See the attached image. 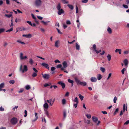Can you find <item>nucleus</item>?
Here are the masks:
<instances>
[{
    "label": "nucleus",
    "instance_id": "obj_49",
    "mask_svg": "<svg viewBox=\"0 0 129 129\" xmlns=\"http://www.w3.org/2000/svg\"><path fill=\"white\" fill-rule=\"evenodd\" d=\"M76 13H77L78 12V9L77 6H76Z\"/></svg>",
    "mask_w": 129,
    "mask_h": 129
},
{
    "label": "nucleus",
    "instance_id": "obj_4",
    "mask_svg": "<svg viewBox=\"0 0 129 129\" xmlns=\"http://www.w3.org/2000/svg\"><path fill=\"white\" fill-rule=\"evenodd\" d=\"M43 77L45 79H48L50 77L49 75L48 74H42Z\"/></svg>",
    "mask_w": 129,
    "mask_h": 129
},
{
    "label": "nucleus",
    "instance_id": "obj_9",
    "mask_svg": "<svg viewBox=\"0 0 129 129\" xmlns=\"http://www.w3.org/2000/svg\"><path fill=\"white\" fill-rule=\"evenodd\" d=\"M64 12L62 9H61V10H58V14L59 15H61L62 14H63L64 13Z\"/></svg>",
    "mask_w": 129,
    "mask_h": 129
},
{
    "label": "nucleus",
    "instance_id": "obj_56",
    "mask_svg": "<svg viewBox=\"0 0 129 129\" xmlns=\"http://www.w3.org/2000/svg\"><path fill=\"white\" fill-rule=\"evenodd\" d=\"M31 15L33 19H34L35 20H36V18L35 17V16L33 14H31Z\"/></svg>",
    "mask_w": 129,
    "mask_h": 129
},
{
    "label": "nucleus",
    "instance_id": "obj_39",
    "mask_svg": "<svg viewBox=\"0 0 129 129\" xmlns=\"http://www.w3.org/2000/svg\"><path fill=\"white\" fill-rule=\"evenodd\" d=\"M37 75V74L36 73H34L32 75V76L33 77L36 76Z\"/></svg>",
    "mask_w": 129,
    "mask_h": 129
},
{
    "label": "nucleus",
    "instance_id": "obj_31",
    "mask_svg": "<svg viewBox=\"0 0 129 129\" xmlns=\"http://www.w3.org/2000/svg\"><path fill=\"white\" fill-rule=\"evenodd\" d=\"M50 21H47V22H44V21H41V22L42 23H43L45 25H47V24Z\"/></svg>",
    "mask_w": 129,
    "mask_h": 129
},
{
    "label": "nucleus",
    "instance_id": "obj_55",
    "mask_svg": "<svg viewBox=\"0 0 129 129\" xmlns=\"http://www.w3.org/2000/svg\"><path fill=\"white\" fill-rule=\"evenodd\" d=\"M62 67V65L61 64H59L57 65L56 66L57 68H61Z\"/></svg>",
    "mask_w": 129,
    "mask_h": 129
},
{
    "label": "nucleus",
    "instance_id": "obj_64",
    "mask_svg": "<svg viewBox=\"0 0 129 129\" xmlns=\"http://www.w3.org/2000/svg\"><path fill=\"white\" fill-rule=\"evenodd\" d=\"M129 123V120H128L124 123V124H127Z\"/></svg>",
    "mask_w": 129,
    "mask_h": 129
},
{
    "label": "nucleus",
    "instance_id": "obj_59",
    "mask_svg": "<svg viewBox=\"0 0 129 129\" xmlns=\"http://www.w3.org/2000/svg\"><path fill=\"white\" fill-rule=\"evenodd\" d=\"M69 92H67L65 94V96H68L69 95Z\"/></svg>",
    "mask_w": 129,
    "mask_h": 129
},
{
    "label": "nucleus",
    "instance_id": "obj_25",
    "mask_svg": "<svg viewBox=\"0 0 129 129\" xmlns=\"http://www.w3.org/2000/svg\"><path fill=\"white\" fill-rule=\"evenodd\" d=\"M61 6L60 3H59L57 6V8L58 10H61Z\"/></svg>",
    "mask_w": 129,
    "mask_h": 129
},
{
    "label": "nucleus",
    "instance_id": "obj_62",
    "mask_svg": "<svg viewBox=\"0 0 129 129\" xmlns=\"http://www.w3.org/2000/svg\"><path fill=\"white\" fill-rule=\"evenodd\" d=\"M18 108V106H15L13 108V110L15 111V108L16 109H17Z\"/></svg>",
    "mask_w": 129,
    "mask_h": 129
},
{
    "label": "nucleus",
    "instance_id": "obj_43",
    "mask_svg": "<svg viewBox=\"0 0 129 129\" xmlns=\"http://www.w3.org/2000/svg\"><path fill=\"white\" fill-rule=\"evenodd\" d=\"M117 99V97L116 96L114 97L113 99L114 102V103H116Z\"/></svg>",
    "mask_w": 129,
    "mask_h": 129
},
{
    "label": "nucleus",
    "instance_id": "obj_24",
    "mask_svg": "<svg viewBox=\"0 0 129 129\" xmlns=\"http://www.w3.org/2000/svg\"><path fill=\"white\" fill-rule=\"evenodd\" d=\"M61 1L63 4H67L69 3L68 1L66 0H61Z\"/></svg>",
    "mask_w": 129,
    "mask_h": 129
},
{
    "label": "nucleus",
    "instance_id": "obj_19",
    "mask_svg": "<svg viewBox=\"0 0 129 129\" xmlns=\"http://www.w3.org/2000/svg\"><path fill=\"white\" fill-rule=\"evenodd\" d=\"M43 107L45 109H47L48 108L49 106L48 104L46 103L44 105Z\"/></svg>",
    "mask_w": 129,
    "mask_h": 129
},
{
    "label": "nucleus",
    "instance_id": "obj_40",
    "mask_svg": "<svg viewBox=\"0 0 129 129\" xmlns=\"http://www.w3.org/2000/svg\"><path fill=\"white\" fill-rule=\"evenodd\" d=\"M74 102H76V103H78V98L77 97H76L75 98V99L74 100Z\"/></svg>",
    "mask_w": 129,
    "mask_h": 129
},
{
    "label": "nucleus",
    "instance_id": "obj_48",
    "mask_svg": "<svg viewBox=\"0 0 129 129\" xmlns=\"http://www.w3.org/2000/svg\"><path fill=\"white\" fill-rule=\"evenodd\" d=\"M66 112L65 111H64L63 112V116L64 118H66Z\"/></svg>",
    "mask_w": 129,
    "mask_h": 129
},
{
    "label": "nucleus",
    "instance_id": "obj_60",
    "mask_svg": "<svg viewBox=\"0 0 129 129\" xmlns=\"http://www.w3.org/2000/svg\"><path fill=\"white\" fill-rule=\"evenodd\" d=\"M66 23L68 24H71L70 21L69 20H68L67 21Z\"/></svg>",
    "mask_w": 129,
    "mask_h": 129
},
{
    "label": "nucleus",
    "instance_id": "obj_13",
    "mask_svg": "<svg viewBox=\"0 0 129 129\" xmlns=\"http://www.w3.org/2000/svg\"><path fill=\"white\" fill-rule=\"evenodd\" d=\"M11 21L12 22V20H11ZM13 23L12 22L11 24V28H10V29H9L8 30L6 31V32H10V31H12L13 30V28L12 27H11V26H13Z\"/></svg>",
    "mask_w": 129,
    "mask_h": 129
},
{
    "label": "nucleus",
    "instance_id": "obj_63",
    "mask_svg": "<svg viewBox=\"0 0 129 129\" xmlns=\"http://www.w3.org/2000/svg\"><path fill=\"white\" fill-rule=\"evenodd\" d=\"M55 69V68L54 67H52L51 68V70L52 71L54 70Z\"/></svg>",
    "mask_w": 129,
    "mask_h": 129
},
{
    "label": "nucleus",
    "instance_id": "obj_33",
    "mask_svg": "<svg viewBox=\"0 0 129 129\" xmlns=\"http://www.w3.org/2000/svg\"><path fill=\"white\" fill-rule=\"evenodd\" d=\"M25 88L26 90H28L31 87L30 86L28 85H26L25 86Z\"/></svg>",
    "mask_w": 129,
    "mask_h": 129
},
{
    "label": "nucleus",
    "instance_id": "obj_20",
    "mask_svg": "<svg viewBox=\"0 0 129 129\" xmlns=\"http://www.w3.org/2000/svg\"><path fill=\"white\" fill-rule=\"evenodd\" d=\"M4 85V83H2L0 84V91L2 90V89L1 88H3Z\"/></svg>",
    "mask_w": 129,
    "mask_h": 129
},
{
    "label": "nucleus",
    "instance_id": "obj_27",
    "mask_svg": "<svg viewBox=\"0 0 129 129\" xmlns=\"http://www.w3.org/2000/svg\"><path fill=\"white\" fill-rule=\"evenodd\" d=\"M124 63L125 66H126L128 63V61L127 59H125L124 61Z\"/></svg>",
    "mask_w": 129,
    "mask_h": 129
},
{
    "label": "nucleus",
    "instance_id": "obj_5",
    "mask_svg": "<svg viewBox=\"0 0 129 129\" xmlns=\"http://www.w3.org/2000/svg\"><path fill=\"white\" fill-rule=\"evenodd\" d=\"M58 84L62 86V88L63 89H64L65 87V84L61 81H59L58 83Z\"/></svg>",
    "mask_w": 129,
    "mask_h": 129
},
{
    "label": "nucleus",
    "instance_id": "obj_1",
    "mask_svg": "<svg viewBox=\"0 0 129 129\" xmlns=\"http://www.w3.org/2000/svg\"><path fill=\"white\" fill-rule=\"evenodd\" d=\"M22 66L21 65L20 68V70H21L22 73H24V72H26L27 71L28 69L27 66L24 65V68L23 70H22Z\"/></svg>",
    "mask_w": 129,
    "mask_h": 129
},
{
    "label": "nucleus",
    "instance_id": "obj_16",
    "mask_svg": "<svg viewBox=\"0 0 129 129\" xmlns=\"http://www.w3.org/2000/svg\"><path fill=\"white\" fill-rule=\"evenodd\" d=\"M75 81L77 83V85L79 84L80 82V81L78 79V78L77 77H75Z\"/></svg>",
    "mask_w": 129,
    "mask_h": 129
},
{
    "label": "nucleus",
    "instance_id": "obj_36",
    "mask_svg": "<svg viewBox=\"0 0 129 129\" xmlns=\"http://www.w3.org/2000/svg\"><path fill=\"white\" fill-rule=\"evenodd\" d=\"M35 116L36 117V119L35 120H33V121H36L37 119L38 118V116H37V113H35Z\"/></svg>",
    "mask_w": 129,
    "mask_h": 129
},
{
    "label": "nucleus",
    "instance_id": "obj_8",
    "mask_svg": "<svg viewBox=\"0 0 129 129\" xmlns=\"http://www.w3.org/2000/svg\"><path fill=\"white\" fill-rule=\"evenodd\" d=\"M55 100V99L54 98L51 99L50 100V106H52Z\"/></svg>",
    "mask_w": 129,
    "mask_h": 129
},
{
    "label": "nucleus",
    "instance_id": "obj_3",
    "mask_svg": "<svg viewBox=\"0 0 129 129\" xmlns=\"http://www.w3.org/2000/svg\"><path fill=\"white\" fill-rule=\"evenodd\" d=\"M36 5L37 6H40L41 4V0H36L35 2Z\"/></svg>",
    "mask_w": 129,
    "mask_h": 129
},
{
    "label": "nucleus",
    "instance_id": "obj_42",
    "mask_svg": "<svg viewBox=\"0 0 129 129\" xmlns=\"http://www.w3.org/2000/svg\"><path fill=\"white\" fill-rule=\"evenodd\" d=\"M86 116L88 119H90L91 117V115L90 114H87Z\"/></svg>",
    "mask_w": 129,
    "mask_h": 129
},
{
    "label": "nucleus",
    "instance_id": "obj_17",
    "mask_svg": "<svg viewBox=\"0 0 129 129\" xmlns=\"http://www.w3.org/2000/svg\"><path fill=\"white\" fill-rule=\"evenodd\" d=\"M62 64L64 68H66L68 66L67 63L66 61H64L62 63Z\"/></svg>",
    "mask_w": 129,
    "mask_h": 129
},
{
    "label": "nucleus",
    "instance_id": "obj_47",
    "mask_svg": "<svg viewBox=\"0 0 129 129\" xmlns=\"http://www.w3.org/2000/svg\"><path fill=\"white\" fill-rule=\"evenodd\" d=\"M15 82V81L14 80H11L9 82L11 84H14Z\"/></svg>",
    "mask_w": 129,
    "mask_h": 129
},
{
    "label": "nucleus",
    "instance_id": "obj_21",
    "mask_svg": "<svg viewBox=\"0 0 129 129\" xmlns=\"http://www.w3.org/2000/svg\"><path fill=\"white\" fill-rule=\"evenodd\" d=\"M68 81L69 82L71 83V84H72L71 86L72 87L73 86V83L74 82H73V81L72 80L69 79H68Z\"/></svg>",
    "mask_w": 129,
    "mask_h": 129
},
{
    "label": "nucleus",
    "instance_id": "obj_26",
    "mask_svg": "<svg viewBox=\"0 0 129 129\" xmlns=\"http://www.w3.org/2000/svg\"><path fill=\"white\" fill-rule=\"evenodd\" d=\"M107 57L108 58V60L109 61H110L111 58V55H110L109 54H108V55L107 56Z\"/></svg>",
    "mask_w": 129,
    "mask_h": 129
},
{
    "label": "nucleus",
    "instance_id": "obj_6",
    "mask_svg": "<svg viewBox=\"0 0 129 129\" xmlns=\"http://www.w3.org/2000/svg\"><path fill=\"white\" fill-rule=\"evenodd\" d=\"M23 54L22 53H21L20 54V58L21 60H23L27 58V57L26 56L23 57Z\"/></svg>",
    "mask_w": 129,
    "mask_h": 129
},
{
    "label": "nucleus",
    "instance_id": "obj_54",
    "mask_svg": "<svg viewBox=\"0 0 129 129\" xmlns=\"http://www.w3.org/2000/svg\"><path fill=\"white\" fill-rule=\"evenodd\" d=\"M88 0H82V3H86L87 2Z\"/></svg>",
    "mask_w": 129,
    "mask_h": 129
},
{
    "label": "nucleus",
    "instance_id": "obj_10",
    "mask_svg": "<svg viewBox=\"0 0 129 129\" xmlns=\"http://www.w3.org/2000/svg\"><path fill=\"white\" fill-rule=\"evenodd\" d=\"M22 36L26 38H30L31 37V35L30 34L28 35H23Z\"/></svg>",
    "mask_w": 129,
    "mask_h": 129
},
{
    "label": "nucleus",
    "instance_id": "obj_52",
    "mask_svg": "<svg viewBox=\"0 0 129 129\" xmlns=\"http://www.w3.org/2000/svg\"><path fill=\"white\" fill-rule=\"evenodd\" d=\"M24 91V89L23 88H21L20 89L19 91H18V92L21 93L22 92Z\"/></svg>",
    "mask_w": 129,
    "mask_h": 129
},
{
    "label": "nucleus",
    "instance_id": "obj_46",
    "mask_svg": "<svg viewBox=\"0 0 129 129\" xmlns=\"http://www.w3.org/2000/svg\"><path fill=\"white\" fill-rule=\"evenodd\" d=\"M17 42L18 43H19L22 44H25V43H24L23 42H22L20 41L19 40H17Z\"/></svg>",
    "mask_w": 129,
    "mask_h": 129
},
{
    "label": "nucleus",
    "instance_id": "obj_15",
    "mask_svg": "<svg viewBox=\"0 0 129 129\" xmlns=\"http://www.w3.org/2000/svg\"><path fill=\"white\" fill-rule=\"evenodd\" d=\"M79 84L81 86H84L86 85L87 83L86 82L84 81L80 82Z\"/></svg>",
    "mask_w": 129,
    "mask_h": 129
},
{
    "label": "nucleus",
    "instance_id": "obj_34",
    "mask_svg": "<svg viewBox=\"0 0 129 129\" xmlns=\"http://www.w3.org/2000/svg\"><path fill=\"white\" fill-rule=\"evenodd\" d=\"M100 70L103 73H104L105 71V68L101 67L100 68Z\"/></svg>",
    "mask_w": 129,
    "mask_h": 129
},
{
    "label": "nucleus",
    "instance_id": "obj_37",
    "mask_svg": "<svg viewBox=\"0 0 129 129\" xmlns=\"http://www.w3.org/2000/svg\"><path fill=\"white\" fill-rule=\"evenodd\" d=\"M107 30L108 32H112L111 29L109 26L108 27Z\"/></svg>",
    "mask_w": 129,
    "mask_h": 129
},
{
    "label": "nucleus",
    "instance_id": "obj_45",
    "mask_svg": "<svg viewBox=\"0 0 129 129\" xmlns=\"http://www.w3.org/2000/svg\"><path fill=\"white\" fill-rule=\"evenodd\" d=\"M5 29L4 28H1L0 29V32H3L5 31Z\"/></svg>",
    "mask_w": 129,
    "mask_h": 129
},
{
    "label": "nucleus",
    "instance_id": "obj_2",
    "mask_svg": "<svg viewBox=\"0 0 129 129\" xmlns=\"http://www.w3.org/2000/svg\"><path fill=\"white\" fill-rule=\"evenodd\" d=\"M11 121L12 124H14L17 123V120L16 118L13 117L11 119Z\"/></svg>",
    "mask_w": 129,
    "mask_h": 129
},
{
    "label": "nucleus",
    "instance_id": "obj_29",
    "mask_svg": "<svg viewBox=\"0 0 129 129\" xmlns=\"http://www.w3.org/2000/svg\"><path fill=\"white\" fill-rule=\"evenodd\" d=\"M78 96L81 100V101L83 100L84 97L81 95V94H79L78 95Z\"/></svg>",
    "mask_w": 129,
    "mask_h": 129
},
{
    "label": "nucleus",
    "instance_id": "obj_23",
    "mask_svg": "<svg viewBox=\"0 0 129 129\" xmlns=\"http://www.w3.org/2000/svg\"><path fill=\"white\" fill-rule=\"evenodd\" d=\"M67 6L71 10H72L74 8V7L72 5L70 4H68L67 5Z\"/></svg>",
    "mask_w": 129,
    "mask_h": 129
},
{
    "label": "nucleus",
    "instance_id": "obj_44",
    "mask_svg": "<svg viewBox=\"0 0 129 129\" xmlns=\"http://www.w3.org/2000/svg\"><path fill=\"white\" fill-rule=\"evenodd\" d=\"M29 62L31 64H32L33 63V61L32 59H30Z\"/></svg>",
    "mask_w": 129,
    "mask_h": 129
},
{
    "label": "nucleus",
    "instance_id": "obj_28",
    "mask_svg": "<svg viewBox=\"0 0 129 129\" xmlns=\"http://www.w3.org/2000/svg\"><path fill=\"white\" fill-rule=\"evenodd\" d=\"M115 52H118L119 54H120L121 53V50L120 49H117L115 50Z\"/></svg>",
    "mask_w": 129,
    "mask_h": 129
},
{
    "label": "nucleus",
    "instance_id": "obj_61",
    "mask_svg": "<svg viewBox=\"0 0 129 129\" xmlns=\"http://www.w3.org/2000/svg\"><path fill=\"white\" fill-rule=\"evenodd\" d=\"M37 17L39 19L41 20H42L43 19V17L40 16H38Z\"/></svg>",
    "mask_w": 129,
    "mask_h": 129
},
{
    "label": "nucleus",
    "instance_id": "obj_32",
    "mask_svg": "<svg viewBox=\"0 0 129 129\" xmlns=\"http://www.w3.org/2000/svg\"><path fill=\"white\" fill-rule=\"evenodd\" d=\"M44 110L45 111V113L47 115V116L48 117H49V115L48 111L47 110Z\"/></svg>",
    "mask_w": 129,
    "mask_h": 129
},
{
    "label": "nucleus",
    "instance_id": "obj_51",
    "mask_svg": "<svg viewBox=\"0 0 129 129\" xmlns=\"http://www.w3.org/2000/svg\"><path fill=\"white\" fill-rule=\"evenodd\" d=\"M24 113H25V115H24V116L25 117H26L27 116V111H26V110H25V111H24Z\"/></svg>",
    "mask_w": 129,
    "mask_h": 129
},
{
    "label": "nucleus",
    "instance_id": "obj_22",
    "mask_svg": "<svg viewBox=\"0 0 129 129\" xmlns=\"http://www.w3.org/2000/svg\"><path fill=\"white\" fill-rule=\"evenodd\" d=\"M59 44V41L58 40L56 41L55 44V46L56 47H58L59 46L58 44Z\"/></svg>",
    "mask_w": 129,
    "mask_h": 129
},
{
    "label": "nucleus",
    "instance_id": "obj_38",
    "mask_svg": "<svg viewBox=\"0 0 129 129\" xmlns=\"http://www.w3.org/2000/svg\"><path fill=\"white\" fill-rule=\"evenodd\" d=\"M119 111V109L118 108H117L116 109L114 113V115H115Z\"/></svg>",
    "mask_w": 129,
    "mask_h": 129
},
{
    "label": "nucleus",
    "instance_id": "obj_35",
    "mask_svg": "<svg viewBox=\"0 0 129 129\" xmlns=\"http://www.w3.org/2000/svg\"><path fill=\"white\" fill-rule=\"evenodd\" d=\"M66 101L65 99H63L62 101V103L63 105H64L66 104Z\"/></svg>",
    "mask_w": 129,
    "mask_h": 129
},
{
    "label": "nucleus",
    "instance_id": "obj_57",
    "mask_svg": "<svg viewBox=\"0 0 129 129\" xmlns=\"http://www.w3.org/2000/svg\"><path fill=\"white\" fill-rule=\"evenodd\" d=\"M123 6L125 8H126V9L128 8V6L127 5H125L123 4Z\"/></svg>",
    "mask_w": 129,
    "mask_h": 129
},
{
    "label": "nucleus",
    "instance_id": "obj_7",
    "mask_svg": "<svg viewBox=\"0 0 129 129\" xmlns=\"http://www.w3.org/2000/svg\"><path fill=\"white\" fill-rule=\"evenodd\" d=\"M41 65L45 67L48 70L49 69V65L47 63H43L41 64Z\"/></svg>",
    "mask_w": 129,
    "mask_h": 129
},
{
    "label": "nucleus",
    "instance_id": "obj_41",
    "mask_svg": "<svg viewBox=\"0 0 129 129\" xmlns=\"http://www.w3.org/2000/svg\"><path fill=\"white\" fill-rule=\"evenodd\" d=\"M5 16L8 18H10L12 16V15L11 14H5Z\"/></svg>",
    "mask_w": 129,
    "mask_h": 129
},
{
    "label": "nucleus",
    "instance_id": "obj_11",
    "mask_svg": "<svg viewBox=\"0 0 129 129\" xmlns=\"http://www.w3.org/2000/svg\"><path fill=\"white\" fill-rule=\"evenodd\" d=\"M92 119L93 121L95 123H96L98 121V119L97 118L95 117H92Z\"/></svg>",
    "mask_w": 129,
    "mask_h": 129
},
{
    "label": "nucleus",
    "instance_id": "obj_18",
    "mask_svg": "<svg viewBox=\"0 0 129 129\" xmlns=\"http://www.w3.org/2000/svg\"><path fill=\"white\" fill-rule=\"evenodd\" d=\"M102 78V75L100 74H98L97 76V78L98 80H100Z\"/></svg>",
    "mask_w": 129,
    "mask_h": 129
},
{
    "label": "nucleus",
    "instance_id": "obj_30",
    "mask_svg": "<svg viewBox=\"0 0 129 129\" xmlns=\"http://www.w3.org/2000/svg\"><path fill=\"white\" fill-rule=\"evenodd\" d=\"M76 49L77 50H79L80 49V46L77 43L76 44Z\"/></svg>",
    "mask_w": 129,
    "mask_h": 129
},
{
    "label": "nucleus",
    "instance_id": "obj_14",
    "mask_svg": "<svg viewBox=\"0 0 129 129\" xmlns=\"http://www.w3.org/2000/svg\"><path fill=\"white\" fill-rule=\"evenodd\" d=\"M90 80L92 82H95L97 81V79L95 77H92L91 78Z\"/></svg>",
    "mask_w": 129,
    "mask_h": 129
},
{
    "label": "nucleus",
    "instance_id": "obj_50",
    "mask_svg": "<svg viewBox=\"0 0 129 129\" xmlns=\"http://www.w3.org/2000/svg\"><path fill=\"white\" fill-rule=\"evenodd\" d=\"M93 49L95 51V50H96V45L95 44H94L93 46Z\"/></svg>",
    "mask_w": 129,
    "mask_h": 129
},
{
    "label": "nucleus",
    "instance_id": "obj_58",
    "mask_svg": "<svg viewBox=\"0 0 129 129\" xmlns=\"http://www.w3.org/2000/svg\"><path fill=\"white\" fill-rule=\"evenodd\" d=\"M33 69L34 70V71H35V73H37L38 72V70H36L35 68H33Z\"/></svg>",
    "mask_w": 129,
    "mask_h": 129
},
{
    "label": "nucleus",
    "instance_id": "obj_53",
    "mask_svg": "<svg viewBox=\"0 0 129 129\" xmlns=\"http://www.w3.org/2000/svg\"><path fill=\"white\" fill-rule=\"evenodd\" d=\"M126 69L125 68H123L121 71V72L122 74H123L124 73V71H126Z\"/></svg>",
    "mask_w": 129,
    "mask_h": 129
},
{
    "label": "nucleus",
    "instance_id": "obj_12",
    "mask_svg": "<svg viewBox=\"0 0 129 129\" xmlns=\"http://www.w3.org/2000/svg\"><path fill=\"white\" fill-rule=\"evenodd\" d=\"M127 104H126V107L125 106V104H124L123 105V112H124L125 111V110L126 111H127Z\"/></svg>",
    "mask_w": 129,
    "mask_h": 129
}]
</instances>
